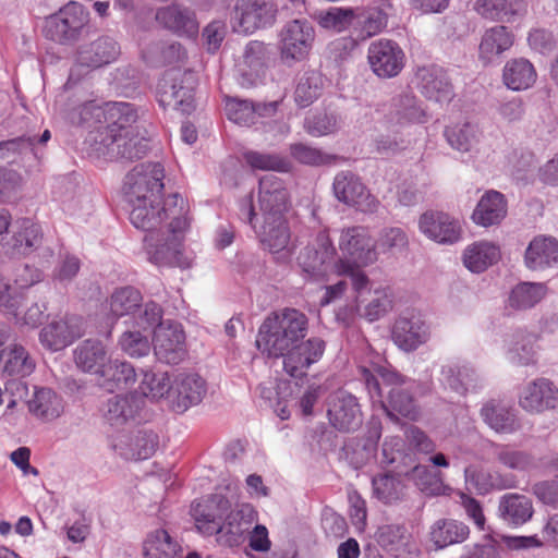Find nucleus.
<instances>
[{
  "instance_id": "1",
  "label": "nucleus",
  "mask_w": 558,
  "mask_h": 558,
  "mask_svg": "<svg viewBox=\"0 0 558 558\" xmlns=\"http://www.w3.org/2000/svg\"><path fill=\"white\" fill-rule=\"evenodd\" d=\"M165 171L159 162L142 163L130 171L125 178L124 192L132 205L130 220L143 231L154 234L171 221L166 215L169 201L177 194L169 195L162 207L159 197L163 190Z\"/></svg>"
},
{
  "instance_id": "2",
  "label": "nucleus",
  "mask_w": 558,
  "mask_h": 558,
  "mask_svg": "<svg viewBox=\"0 0 558 558\" xmlns=\"http://www.w3.org/2000/svg\"><path fill=\"white\" fill-rule=\"evenodd\" d=\"M192 515L198 531L215 535L223 547H238L243 544L256 521V511L250 504L236 505L233 509L229 500L215 496L207 505H193Z\"/></svg>"
},
{
  "instance_id": "3",
  "label": "nucleus",
  "mask_w": 558,
  "mask_h": 558,
  "mask_svg": "<svg viewBox=\"0 0 558 558\" xmlns=\"http://www.w3.org/2000/svg\"><path fill=\"white\" fill-rule=\"evenodd\" d=\"M168 204L165 213L171 221L160 228L156 236H145L148 259L158 266L189 268L192 265V257L185 253L183 246L185 233L190 228L189 207L180 194H175Z\"/></svg>"
},
{
  "instance_id": "4",
  "label": "nucleus",
  "mask_w": 558,
  "mask_h": 558,
  "mask_svg": "<svg viewBox=\"0 0 558 558\" xmlns=\"http://www.w3.org/2000/svg\"><path fill=\"white\" fill-rule=\"evenodd\" d=\"M359 374L373 403H378L391 420H397L396 413L411 420L417 417L411 380L386 365L360 366Z\"/></svg>"
},
{
  "instance_id": "5",
  "label": "nucleus",
  "mask_w": 558,
  "mask_h": 558,
  "mask_svg": "<svg viewBox=\"0 0 558 558\" xmlns=\"http://www.w3.org/2000/svg\"><path fill=\"white\" fill-rule=\"evenodd\" d=\"M308 320L305 314L295 308H284L274 317H268L259 327L256 345L268 356L279 357L289 348L303 342Z\"/></svg>"
},
{
  "instance_id": "6",
  "label": "nucleus",
  "mask_w": 558,
  "mask_h": 558,
  "mask_svg": "<svg viewBox=\"0 0 558 558\" xmlns=\"http://www.w3.org/2000/svg\"><path fill=\"white\" fill-rule=\"evenodd\" d=\"M116 129H99L89 138L93 151L108 159L134 161L146 156L149 141L138 136L134 130L116 134Z\"/></svg>"
},
{
  "instance_id": "7",
  "label": "nucleus",
  "mask_w": 558,
  "mask_h": 558,
  "mask_svg": "<svg viewBox=\"0 0 558 558\" xmlns=\"http://www.w3.org/2000/svg\"><path fill=\"white\" fill-rule=\"evenodd\" d=\"M298 264L303 272L313 280H324L329 274L350 269L341 258L337 259L336 247L325 231H320L299 253Z\"/></svg>"
},
{
  "instance_id": "8",
  "label": "nucleus",
  "mask_w": 558,
  "mask_h": 558,
  "mask_svg": "<svg viewBox=\"0 0 558 558\" xmlns=\"http://www.w3.org/2000/svg\"><path fill=\"white\" fill-rule=\"evenodd\" d=\"M196 78L192 71L170 70L158 83V102L165 109L172 108L182 114L195 109L194 90Z\"/></svg>"
},
{
  "instance_id": "9",
  "label": "nucleus",
  "mask_w": 558,
  "mask_h": 558,
  "mask_svg": "<svg viewBox=\"0 0 558 558\" xmlns=\"http://www.w3.org/2000/svg\"><path fill=\"white\" fill-rule=\"evenodd\" d=\"M238 216L255 230L263 245L270 252L277 253L287 247L290 232L284 216L272 217V219L263 217L259 229H257V213L252 195L239 201Z\"/></svg>"
},
{
  "instance_id": "10",
  "label": "nucleus",
  "mask_w": 558,
  "mask_h": 558,
  "mask_svg": "<svg viewBox=\"0 0 558 558\" xmlns=\"http://www.w3.org/2000/svg\"><path fill=\"white\" fill-rule=\"evenodd\" d=\"M88 23V12L82 4L70 2L45 21L44 35L60 45H73Z\"/></svg>"
},
{
  "instance_id": "11",
  "label": "nucleus",
  "mask_w": 558,
  "mask_h": 558,
  "mask_svg": "<svg viewBox=\"0 0 558 558\" xmlns=\"http://www.w3.org/2000/svg\"><path fill=\"white\" fill-rule=\"evenodd\" d=\"M282 62L289 66L305 60L312 49L315 31L311 22L295 19L288 22L279 34Z\"/></svg>"
},
{
  "instance_id": "12",
  "label": "nucleus",
  "mask_w": 558,
  "mask_h": 558,
  "mask_svg": "<svg viewBox=\"0 0 558 558\" xmlns=\"http://www.w3.org/2000/svg\"><path fill=\"white\" fill-rule=\"evenodd\" d=\"M102 417L110 426L120 428L147 420L146 400L137 393L110 397L102 405Z\"/></svg>"
},
{
  "instance_id": "13",
  "label": "nucleus",
  "mask_w": 558,
  "mask_h": 558,
  "mask_svg": "<svg viewBox=\"0 0 558 558\" xmlns=\"http://www.w3.org/2000/svg\"><path fill=\"white\" fill-rule=\"evenodd\" d=\"M339 247L344 263L356 267L371 265L377 260L376 243L364 227L342 230Z\"/></svg>"
},
{
  "instance_id": "14",
  "label": "nucleus",
  "mask_w": 558,
  "mask_h": 558,
  "mask_svg": "<svg viewBox=\"0 0 558 558\" xmlns=\"http://www.w3.org/2000/svg\"><path fill=\"white\" fill-rule=\"evenodd\" d=\"M207 392L204 378L195 373H180L172 380V390L168 395V405L179 414L202 402Z\"/></svg>"
},
{
  "instance_id": "15",
  "label": "nucleus",
  "mask_w": 558,
  "mask_h": 558,
  "mask_svg": "<svg viewBox=\"0 0 558 558\" xmlns=\"http://www.w3.org/2000/svg\"><path fill=\"white\" fill-rule=\"evenodd\" d=\"M367 59L375 75L380 78H391L402 71L405 54L396 41L379 39L369 45Z\"/></svg>"
},
{
  "instance_id": "16",
  "label": "nucleus",
  "mask_w": 558,
  "mask_h": 558,
  "mask_svg": "<svg viewBox=\"0 0 558 558\" xmlns=\"http://www.w3.org/2000/svg\"><path fill=\"white\" fill-rule=\"evenodd\" d=\"M327 415L330 424L339 432H354L363 423L357 398L341 389L329 397Z\"/></svg>"
},
{
  "instance_id": "17",
  "label": "nucleus",
  "mask_w": 558,
  "mask_h": 558,
  "mask_svg": "<svg viewBox=\"0 0 558 558\" xmlns=\"http://www.w3.org/2000/svg\"><path fill=\"white\" fill-rule=\"evenodd\" d=\"M84 332L85 326L82 317L65 315L47 324L39 332V340L46 349L59 351L72 344Z\"/></svg>"
},
{
  "instance_id": "18",
  "label": "nucleus",
  "mask_w": 558,
  "mask_h": 558,
  "mask_svg": "<svg viewBox=\"0 0 558 558\" xmlns=\"http://www.w3.org/2000/svg\"><path fill=\"white\" fill-rule=\"evenodd\" d=\"M338 201L355 207L363 213H374L378 207L377 199L369 194L360 178L351 171L339 172L332 184Z\"/></svg>"
},
{
  "instance_id": "19",
  "label": "nucleus",
  "mask_w": 558,
  "mask_h": 558,
  "mask_svg": "<svg viewBox=\"0 0 558 558\" xmlns=\"http://www.w3.org/2000/svg\"><path fill=\"white\" fill-rule=\"evenodd\" d=\"M277 14V5L272 0H236L233 20L239 31L253 33L255 29L271 25Z\"/></svg>"
},
{
  "instance_id": "20",
  "label": "nucleus",
  "mask_w": 558,
  "mask_h": 558,
  "mask_svg": "<svg viewBox=\"0 0 558 558\" xmlns=\"http://www.w3.org/2000/svg\"><path fill=\"white\" fill-rule=\"evenodd\" d=\"M257 199L262 218L284 216L290 206V195L284 182L275 174H266L259 179Z\"/></svg>"
},
{
  "instance_id": "21",
  "label": "nucleus",
  "mask_w": 558,
  "mask_h": 558,
  "mask_svg": "<svg viewBox=\"0 0 558 558\" xmlns=\"http://www.w3.org/2000/svg\"><path fill=\"white\" fill-rule=\"evenodd\" d=\"M519 405L532 414L558 409V387L547 378H536L521 390Z\"/></svg>"
},
{
  "instance_id": "22",
  "label": "nucleus",
  "mask_w": 558,
  "mask_h": 558,
  "mask_svg": "<svg viewBox=\"0 0 558 558\" xmlns=\"http://www.w3.org/2000/svg\"><path fill=\"white\" fill-rule=\"evenodd\" d=\"M325 351V341L320 338H310L287 350L283 357V369L293 378H303L310 366L318 362Z\"/></svg>"
},
{
  "instance_id": "23",
  "label": "nucleus",
  "mask_w": 558,
  "mask_h": 558,
  "mask_svg": "<svg viewBox=\"0 0 558 558\" xmlns=\"http://www.w3.org/2000/svg\"><path fill=\"white\" fill-rule=\"evenodd\" d=\"M185 336L180 325L159 326L154 332V353L165 364H179L186 355Z\"/></svg>"
},
{
  "instance_id": "24",
  "label": "nucleus",
  "mask_w": 558,
  "mask_h": 558,
  "mask_svg": "<svg viewBox=\"0 0 558 558\" xmlns=\"http://www.w3.org/2000/svg\"><path fill=\"white\" fill-rule=\"evenodd\" d=\"M422 233L439 243L452 245L462 238V227L459 220L442 211H426L418 220Z\"/></svg>"
},
{
  "instance_id": "25",
  "label": "nucleus",
  "mask_w": 558,
  "mask_h": 558,
  "mask_svg": "<svg viewBox=\"0 0 558 558\" xmlns=\"http://www.w3.org/2000/svg\"><path fill=\"white\" fill-rule=\"evenodd\" d=\"M417 88L429 100L448 104L454 93L447 72L438 65L421 66L415 72Z\"/></svg>"
},
{
  "instance_id": "26",
  "label": "nucleus",
  "mask_w": 558,
  "mask_h": 558,
  "mask_svg": "<svg viewBox=\"0 0 558 558\" xmlns=\"http://www.w3.org/2000/svg\"><path fill=\"white\" fill-rule=\"evenodd\" d=\"M381 436V423L378 418H372L367 424V434L363 438L349 439L343 448V457L355 470L367 464L377 450V444Z\"/></svg>"
},
{
  "instance_id": "27",
  "label": "nucleus",
  "mask_w": 558,
  "mask_h": 558,
  "mask_svg": "<svg viewBox=\"0 0 558 558\" xmlns=\"http://www.w3.org/2000/svg\"><path fill=\"white\" fill-rule=\"evenodd\" d=\"M120 54L119 44L109 36L82 45L76 51V63L89 69H98L117 60Z\"/></svg>"
},
{
  "instance_id": "28",
  "label": "nucleus",
  "mask_w": 558,
  "mask_h": 558,
  "mask_svg": "<svg viewBox=\"0 0 558 558\" xmlns=\"http://www.w3.org/2000/svg\"><path fill=\"white\" fill-rule=\"evenodd\" d=\"M423 102L413 94L404 93L392 98L388 122L396 126H409L427 122Z\"/></svg>"
},
{
  "instance_id": "29",
  "label": "nucleus",
  "mask_w": 558,
  "mask_h": 558,
  "mask_svg": "<svg viewBox=\"0 0 558 558\" xmlns=\"http://www.w3.org/2000/svg\"><path fill=\"white\" fill-rule=\"evenodd\" d=\"M41 238L40 226L23 218L13 225V233L3 242V248L12 256L27 255L40 245Z\"/></svg>"
},
{
  "instance_id": "30",
  "label": "nucleus",
  "mask_w": 558,
  "mask_h": 558,
  "mask_svg": "<svg viewBox=\"0 0 558 558\" xmlns=\"http://www.w3.org/2000/svg\"><path fill=\"white\" fill-rule=\"evenodd\" d=\"M158 447V436L151 430H137L120 436L113 449L125 460H145L154 454Z\"/></svg>"
},
{
  "instance_id": "31",
  "label": "nucleus",
  "mask_w": 558,
  "mask_h": 558,
  "mask_svg": "<svg viewBox=\"0 0 558 558\" xmlns=\"http://www.w3.org/2000/svg\"><path fill=\"white\" fill-rule=\"evenodd\" d=\"M525 266L531 270H544L558 263V241L553 236H535L525 250Z\"/></svg>"
},
{
  "instance_id": "32",
  "label": "nucleus",
  "mask_w": 558,
  "mask_h": 558,
  "mask_svg": "<svg viewBox=\"0 0 558 558\" xmlns=\"http://www.w3.org/2000/svg\"><path fill=\"white\" fill-rule=\"evenodd\" d=\"M391 338L400 349L410 352L426 342L428 331L420 318L400 317L393 324Z\"/></svg>"
},
{
  "instance_id": "33",
  "label": "nucleus",
  "mask_w": 558,
  "mask_h": 558,
  "mask_svg": "<svg viewBox=\"0 0 558 558\" xmlns=\"http://www.w3.org/2000/svg\"><path fill=\"white\" fill-rule=\"evenodd\" d=\"M533 513V502L525 495L508 493L499 498L498 515L508 525H523L532 519Z\"/></svg>"
},
{
  "instance_id": "34",
  "label": "nucleus",
  "mask_w": 558,
  "mask_h": 558,
  "mask_svg": "<svg viewBox=\"0 0 558 558\" xmlns=\"http://www.w3.org/2000/svg\"><path fill=\"white\" fill-rule=\"evenodd\" d=\"M441 376L444 384L461 396L475 392L483 386L480 375L466 364H446L441 367Z\"/></svg>"
},
{
  "instance_id": "35",
  "label": "nucleus",
  "mask_w": 558,
  "mask_h": 558,
  "mask_svg": "<svg viewBox=\"0 0 558 558\" xmlns=\"http://www.w3.org/2000/svg\"><path fill=\"white\" fill-rule=\"evenodd\" d=\"M156 20L166 28L180 35L191 37L198 32V23L194 12L181 5L173 4L160 8L156 12Z\"/></svg>"
},
{
  "instance_id": "36",
  "label": "nucleus",
  "mask_w": 558,
  "mask_h": 558,
  "mask_svg": "<svg viewBox=\"0 0 558 558\" xmlns=\"http://www.w3.org/2000/svg\"><path fill=\"white\" fill-rule=\"evenodd\" d=\"M75 365L84 373L96 374L98 377L108 363L105 345L96 339L82 341L73 352Z\"/></svg>"
},
{
  "instance_id": "37",
  "label": "nucleus",
  "mask_w": 558,
  "mask_h": 558,
  "mask_svg": "<svg viewBox=\"0 0 558 558\" xmlns=\"http://www.w3.org/2000/svg\"><path fill=\"white\" fill-rule=\"evenodd\" d=\"M468 487L478 495H486L493 490H502L512 487V481L499 472L489 471L482 466L469 465L464 470Z\"/></svg>"
},
{
  "instance_id": "38",
  "label": "nucleus",
  "mask_w": 558,
  "mask_h": 558,
  "mask_svg": "<svg viewBox=\"0 0 558 558\" xmlns=\"http://www.w3.org/2000/svg\"><path fill=\"white\" fill-rule=\"evenodd\" d=\"M507 215V201L495 190L486 192L472 215L473 221L483 227L499 223Z\"/></svg>"
},
{
  "instance_id": "39",
  "label": "nucleus",
  "mask_w": 558,
  "mask_h": 558,
  "mask_svg": "<svg viewBox=\"0 0 558 558\" xmlns=\"http://www.w3.org/2000/svg\"><path fill=\"white\" fill-rule=\"evenodd\" d=\"M481 416L496 433L512 434L520 428L514 411L496 400H490L483 405Z\"/></svg>"
},
{
  "instance_id": "40",
  "label": "nucleus",
  "mask_w": 558,
  "mask_h": 558,
  "mask_svg": "<svg viewBox=\"0 0 558 558\" xmlns=\"http://www.w3.org/2000/svg\"><path fill=\"white\" fill-rule=\"evenodd\" d=\"M537 78L534 65L525 58H514L506 62L502 70L504 84L512 90H525Z\"/></svg>"
},
{
  "instance_id": "41",
  "label": "nucleus",
  "mask_w": 558,
  "mask_h": 558,
  "mask_svg": "<svg viewBox=\"0 0 558 558\" xmlns=\"http://www.w3.org/2000/svg\"><path fill=\"white\" fill-rule=\"evenodd\" d=\"M137 378L134 366L126 361H108L99 376V384L108 391L124 389L132 386Z\"/></svg>"
},
{
  "instance_id": "42",
  "label": "nucleus",
  "mask_w": 558,
  "mask_h": 558,
  "mask_svg": "<svg viewBox=\"0 0 558 558\" xmlns=\"http://www.w3.org/2000/svg\"><path fill=\"white\" fill-rule=\"evenodd\" d=\"M28 410L39 418L52 421L63 412L62 399L50 388H39L28 401Z\"/></svg>"
},
{
  "instance_id": "43",
  "label": "nucleus",
  "mask_w": 558,
  "mask_h": 558,
  "mask_svg": "<svg viewBox=\"0 0 558 558\" xmlns=\"http://www.w3.org/2000/svg\"><path fill=\"white\" fill-rule=\"evenodd\" d=\"M143 553L145 558H178L181 546L168 531L157 529L150 532L144 541Z\"/></svg>"
},
{
  "instance_id": "44",
  "label": "nucleus",
  "mask_w": 558,
  "mask_h": 558,
  "mask_svg": "<svg viewBox=\"0 0 558 558\" xmlns=\"http://www.w3.org/2000/svg\"><path fill=\"white\" fill-rule=\"evenodd\" d=\"M2 373L11 377H26L35 368V363L28 352L20 344L2 349Z\"/></svg>"
},
{
  "instance_id": "45",
  "label": "nucleus",
  "mask_w": 558,
  "mask_h": 558,
  "mask_svg": "<svg viewBox=\"0 0 558 558\" xmlns=\"http://www.w3.org/2000/svg\"><path fill=\"white\" fill-rule=\"evenodd\" d=\"M499 257L498 246L489 242H476L465 248L463 263L471 271L481 272L497 263Z\"/></svg>"
},
{
  "instance_id": "46",
  "label": "nucleus",
  "mask_w": 558,
  "mask_h": 558,
  "mask_svg": "<svg viewBox=\"0 0 558 558\" xmlns=\"http://www.w3.org/2000/svg\"><path fill=\"white\" fill-rule=\"evenodd\" d=\"M513 44L512 34L506 26H494L485 31L480 43V57L490 61L508 50Z\"/></svg>"
},
{
  "instance_id": "47",
  "label": "nucleus",
  "mask_w": 558,
  "mask_h": 558,
  "mask_svg": "<svg viewBox=\"0 0 558 558\" xmlns=\"http://www.w3.org/2000/svg\"><path fill=\"white\" fill-rule=\"evenodd\" d=\"M548 292V288L542 282H521L510 292L508 304L511 308L525 311L538 304Z\"/></svg>"
},
{
  "instance_id": "48",
  "label": "nucleus",
  "mask_w": 558,
  "mask_h": 558,
  "mask_svg": "<svg viewBox=\"0 0 558 558\" xmlns=\"http://www.w3.org/2000/svg\"><path fill=\"white\" fill-rule=\"evenodd\" d=\"M470 534L469 526L456 520L441 519L434 523L430 537L438 548L464 542Z\"/></svg>"
},
{
  "instance_id": "49",
  "label": "nucleus",
  "mask_w": 558,
  "mask_h": 558,
  "mask_svg": "<svg viewBox=\"0 0 558 558\" xmlns=\"http://www.w3.org/2000/svg\"><path fill=\"white\" fill-rule=\"evenodd\" d=\"M323 88V75L314 70L306 71L298 81L294 90V100L301 108L308 107L320 96Z\"/></svg>"
},
{
  "instance_id": "50",
  "label": "nucleus",
  "mask_w": 558,
  "mask_h": 558,
  "mask_svg": "<svg viewBox=\"0 0 558 558\" xmlns=\"http://www.w3.org/2000/svg\"><path fill=\"white\" fill-rule=\"evenodd\" d=\"M106 119L109 124L102 129H116V134H119L126 130H134L132 124L137 121L138 114L132 104L112 102L107 105Z\"/></svg>"
},
{
  "instance_id": "51",
  "label": "nucleus",
  "mask_w": 558,
  "mask_h": 558,
  "mask_svg": "<svg viewBox=\"0 0 558 558\" xmlns=\"http://www.w3.org/2000/svg\"><path fill=\"white\" fill-rule=\"evenodd\" d=\"M408 476L414 482L416 487L426 495L438 496L444 494L447 489L441 473L427 465H415L408 473Z\"/></svg>"
},
{
  "instance_id": "52",
  "label": "nucleus",
  "mask_w": 558,
  "mask_h": 558,
  "mask_svg": "<svg viewBox=\"0 0 558 558\" xmlns=\"http://www.w3.org/2000/svg\"><path fill=\"white\" fill-rule=\"evenodd\" d=\"M473 10L484 19L509 22L518 13V0H475Z\"/></svg>"
},
{
  "instance_id": "53",
  "label": "nucleus",
  "mask_w": 558,
  "mask_h": 558,
  "mask_svg": "<svg viewBox=\"0 0 558 558\" xmlns=\"http://www.w3.org/2000/svg\"><path fill=\"white\" fill-rule=\"evenodd\" d=\"M142 300V294L137 289L130 286L122 287L114 290L109 299L110 312L116 317L134 314Z\"/></svg>"
},
{
  "instance_id": "54",
  "label": "nucleus",
  "mask_w": 558,
  "mask_h": 558,
  "mask_svg": "<svg viewBox=\"0 0 558 558\" xmlns=\"http://www.w3.org/2000/svg\"><path fill=\"white\" fill-rule=\"evenodd\" d=\"M172 380L168 373H154L150 371L143 372V379L140 388L145 399L150 397L153 399L166 398L172 390Z\"/></svg>"
},
{
  "instance_id": "55",
  "label": "nucleus",
  "mask_w": 558,
  "mask_h": 558,
  "mask_svg": "<svg viewBox=\"0 0 558 558\" xmlns=\"http://www.w3.org/2000/svg\"><path fill=\"white\" fill-rule=\"evenodd\" d=\"M269 53L263 41L251 40L244 48L241 65L247 69L244 75L258 76L267 64Z\"/></svg>"
},
{
  "instance_id": "56",
  "label": "nucleus",
  "mask_w": 558,
  "mask_h": 558,
  "mask_svg": "<svg viewBox=\"0 0 558 558\" xmlns=\"http://www.w3.org/2000/svg\"><path fill=\"white\" fill-rule=\"evenodd\" d=\"M445 137L448 144L459 151H470L477 143V128L471 123L446 128Z\"/></svg>"
},
{
  "instance_id": "57",
  "label": "nucleus",
  "mask_w": 558,
  "mask_h": 558,
  "mask_svg": "<svg viewBox=\"0 0 558 558\" xmlns=\"http://www.w3.org/2000/svg\"><path fill=\"white\" fill-rule=\"evenodd\" d=\"M490 448L498 462L509 469L523 471L533 465L532 457L524 451L514 450L509 446L495 442L490 444Z\"/></svg>"
},
{
  "instance_id": "58",
  "label": "nucleus",
  "mask_w": 558,
  "mask_h": 558,
  "mask_svg": "<svg viewBox=\"0 0 558 558\" xmlns=\"http://www.w3.org/2000/svg\"><path fill=\"white\" fill-rule=\"evenodd\" d=\"M120 349L131 357H142L149 354L151 343L143 330H125L119 338Z\"/></svg>"
},
{
  "instance_id": "59",
  "label": "nucleus",
  "mask_w": 558,
  "mask_h": 558,
  "mask_svg": "<svg viewBox=\"0 0 558 558\" xmlns=\"http://www.w3.org/2000/svg\"><path fill=\"white\" fill-rule=\"evenodd\" d=\"M536 337L531 333H518L509 351V359L519 365H530L536 362Z\"/></svg>"
},
{
  "instance_id": "60",
  "label": "nucleus",
  "mask_w": 558,
  "mask_h": 558,
  "mask_svg": "<svg viewBox=\"0 0 558 558\" xmlns=\"http://www.w3.org/2000/svg\"><path fill=\"white\" fill-rule=\"evenodd\" d=\"M244 159L250 167L257 170L287 172L290 169V162L277 154L247 151L244 154Z\"/></svg>"
},
{
  "instance_id": "61",
  "label": "nucleus",
  "mask_w": 558,
  "mask_h": 558,
  "mask_svg": "<svg viewBox=\"0 0 558 558\" xmlns=\"http://www.w3.org/2000/svg\"><path fill=\"white\" fill-rule=\"evenodd\" d=\"M290 154L296 161L307 166L329 165L336 159V156L328 155L304 143L290 145Z\"/></svg>"
},
{
  "instance_id": "62",
  "label": "nucleus",
  "mask_w": 558,
  "mask_h": 558,
  "mask_svg": "<svg viewBox=\"0 0 558 558\" xmlns=\"http://www.w3.org/2000/svg\"><path fill=\"white\" fill-rule=\"evenodd\" d=\"M226 114L239 125L255 124L254 102L246 99L230 98L226 102Z\"/></svg>"
},
{
  "instance_id": "63",
  "label": "nucleus",
  "mask_w": 558,
  "mask_h": 558,
  "mask_svg": "<svg viewBox=\"0 0 558 558\" xmlns=\"http://www.w3.org/2000/svg\"><path fill=\"white\" fill-rule=\"evenodd\" d=\"M392 306V300L385 290H375L368 303L361 308L357 301V311L368 322H375L384 316Z\"/></svg>"
},
{
  "instance_id": "64",
  "label": "nucleus",
  "mask_w": 558,
  "mask_h": 558,
  "mask_svg": "<svg viewBox=\"0 0 558 558\" xmlns=\"http://www.w3.org/2000/svg\"><path fill=\"white\" fill-rule=\"evenodd\" d=\"M374 495L385 504L399 499L401 483L393 475L379 474L372 480Z\"/></svg>"
}]
</instances>
